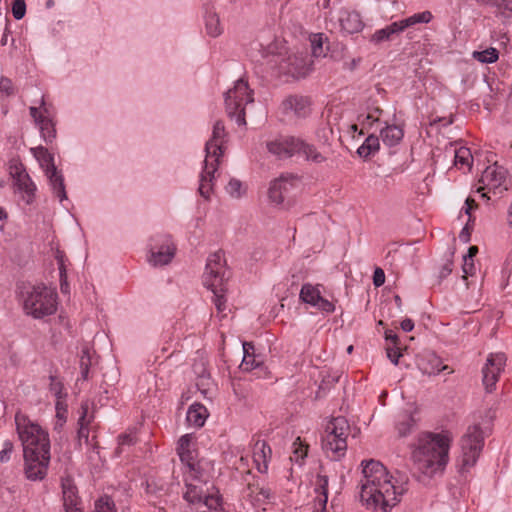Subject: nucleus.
Wrapping results in <instances>:
<instances>
[{
  "mask_svg": "<svg viewBox=\"0 0 512 512\" xmlns=\"http://www.w3.org/2000/svg\"><path fill=\"white\" fill-rule=\"evenodd\" d=\"M362 466L361 501L369 508L389 512L407 489L391 482L392 477L381 462L370 459L363 461Z\"/></svg>",
  "mask_w": 512,
  "mask_h": 512,
  "instance_id": "nucleus-1",
  "label": "nucleus"
},
{
  "mask_svg": "<svg viewBox=\"0 0 512 512\" xmlns=\"http://www.w3.org/2000/svg\"><path fill=\"white\" fill-rule=\"evenodd\" d=\"M450 439L444 434L422 433L418 438V445L412 451V466L410 471L418 480L422 477H432L442 472L448 463Z\"/></svg>",
  "mask_w": 512,
  "mask_h": 512,
  "instance_id": "nucleus-2",
  "label": "nucleus"
},
{
  "mask_svg": "<svg viewBox=\"0 0 512 512\" xmlns=\"http://www.w3.org/2000/svg\"><path fill=\"white\" fill-rule=\"evenodd\" d=\"M227 137L223 121L215 122L211 138L205 144V160L203 171L200 176V185L198 191L205 199L209 198L212 190V182L215 178V172L220 164V159L224 154L223 144Z\"/></svg>",
  "mask_w": 512,
  "mask_h": 512,
  "instance_id": "nucleus-3",
  "label": "nucleus"
},
{
  "mask_svg": "<svg viewBox=\"0 0 512 512\" xmlns=\"http://www.w3.org/2000/svg\"><path fill=\"white\" fill-rule=\"evenodd\" d=\"M18 290L27 315L35 319H42L56 312L57 294L46 285L21 283L18 285Z\"/></svg>",
  "mask_w": 512,
  "mask_h": 512,
  "instance_id": "nucleus-4",
  "label": "nucleus"
},
{
  "mask_svg": "<svg viewBox=\"0 0 512 512\" xmlns=\"http://www.w3.org/2000/svg\"><path fill=\"white\" fill-rule=\"evenodd\" d=\"M227 270L222 264V253L220 251L211 254L206 263L203 276L204 285L213 292V302L219 313L226 308V280L228 279Z\"/></svg>",
  "mask_w": 512,
  "mask_h": 512,
  "instance_id": "nucleus-5",
  "label": "nucleus"
},
{
  "mask_svg": "<svg viewBox=\"0 0 512 512\" xmlns=\"http://www.w3.org/2000/svg\"><path fill=\"white\" fill-rule=\"evenodd\" d=\"M16 423L24 457L50 455V440L47 431L32 422L22 425L18 422V418H16Z\"/></svg>",
  "mask_w": 512,
  "mask_h": 512,
  "instance_id": "nucleus-6",
  "label": "nucleus"
},
{
  "mask_svg": "<svg viewBox=\"0 0 512 512\" xmlns=\"http://www.w3.org/2000/svg\"><path fill=\"white\" fill-rule=\"evenodd\" d=\"M350 425L346 418L335 417L326 426V436L322 441V448L329 458L340 460L347 450V436Z\"/></svg>",
  "mask_w": 512,
  "mask_h": 512,
  "instance_id": "nucleus-7",
  "label": "nucleus"
},
{
  "mask_svg": "<svg viewBox=\"0 0 512 512\" xmlns=\"http://www.w3.org/2000/svg\"><path fill=\"white\" fill-rule=\"evenodd\" d=\"M253 92L244 79H238L232 89L225 93L226 112L239 126L246 125L245 105L252 103Z\"/></svg>",
  "mask_w": 512,
  "mask_h": 512,
  "instance_id": "nucleus-8",
  "label": "nucleus"
},
{
  "mask_svg": "<svg viewBox=\"0 0 512 512\" xmlns=\"http://www.w3.org/2000/svg\"><path fill=\"white\" fill-rule=\"evenodd\" d=\"M461 455L458 465L461 472L473 467L484 446V435L479 425L469 426L460 440Z\"/></svg>",
  "mask_w": 512,
  "mask_h": 512,
  "instance_id": "nucleus-9",
  "label": "nucleus"
},
{
  "mask_svg": "<svg viewBox=\"0 0 512 512\" xmlns=\"http://www.w3.org/2000/svg\"><path fill=\"white\" fill-rule=\"evenodd\" d=\"M269 64L277 67L278 73L299 79L311 71L312 62L307 53H295L287 56L272 55Z\"/></svg>",
  "mask_w": 512,
  "mask_h": 512,
  "instance_id": "nucleus-10",
  "label": "nucleus"
},
{
  "mask_svg": "<svg viewBox=\"0 0 512 512\" xmlns=\"http://www.w3.org/2000/svg\"><path fill=\"white\" fill-rule=\"evenodd\" d=\"M299 184V178L293 174H281L274 179L268 190V197L275 206L287 208L292 204V194Z\"/></svg>",
  "mask_w": 512,
  "mask_h": 512,
  "instance_id": "nucleus-11",
  "label": "nucleus"
},
{
  "mask_svg": "<svg viewBox=\"0 0 512 512\" xmlns=\"http://www.w3.org/2000/svg\"><path fill=\"white\" fill-rule=\"evenodd\" d=\"M507 170L495 162L493 165L488 166L482 173L479 182L482 184L477 189V192H482L488 189V192H493L494 195L501 194L507 190L505 185Z\"/></svg>",
  "mask_w": 512,
  "mask_h": 512,
  "instance_id": "nucleus-12",
  "label": "nucleus"
},
{
  "mask_svg": "<svg viewBox=\"0 0 512 512\" xmlns=\"http://www.w3.org/2000/svg\"><path fill=\"white\" fill-rule=\"evenodd\" d=\"M149 261L154 265H166L173 259L176 247L169 235H159L152 238Z\"/></svg>",
  "mask_w": 512,
  "mask_h": 512,
  "instance_id": "nucleus-13",
  "label": "nucleus"
},
{
  "mask_svg": "<svg viewBox=\"0 0 512 512\" xmlns=\"http://www.w3.org/2000/svg\"><path fill=\"white\" fill-rule=\"evenodd\" d=\"M10 175L14 181L15 191L22 193V199L26 204H32L35 199L36 185L24 166L22 164L11 165Z\"/></svg>",
  "mask_w": 512,
  "mask_h": 512,
  "instance_id": "nucleus-14",
  "label": "nucleus"
},
{
  "mask_svg": "<svg viewBox=\"0 0 512 512\" xmlns=\"http://www.w3.org/2000/svg\"><path fill=\"white\" fill-rule=\"evenodd\" d=\"M506 363V356L504 353L490 354L487 358L486 364L482 369L483 385L486 392L491 393L495 389L500 373L503 371Z\"/></svg>",
  "mask_w": 512,
  "mask_h": 512,
  "instance_id": "nucleus-15",
  "label": "nucleus"
},
{
  "mask_svg": "<svg viewBox=\"0 0 512 512\" xmlns=\"http://www.w3.org/2000/svg\"><path fill=\"white\" fill-rule=\"evenodd\" d=\"M299 297L302 302L312 305L322 312L332 313L335 310V305L321 296L319 285L303 284Z\"/></svg>",
  "mask_w": 512,
  "mask_h": 512,
  "instance_id": "nucleus-16",
  "label": "nucleus"
},
{
  "mask_svg": "<svg viewBox=\"0 0 512 512\" xmlns=\"http://www.w3.org/2000/svg\"><path fill=\"white\" fill-rule=\"evenodd\" d=\"M25 474L30 480H42L47 474V468L50 462V455L24 457Z\"/></svg>",
  "mask_w": 512,
  "mask_h": 512,
  "instance_id": "nucleus-17",
  "label": "nucleus"
},
{
  "mask_svg": "<svg viewBox=\"0 0 512 512\" xmlns=\"http://www.w3.org/2000/svg\"><path fill=\"white\" fill-rule=\"evenodd\" d=\"M282 109L287 115L304 118L310 113V101L305 96L290 95L282 102Z\"/></svg>",
  "mask_w": 512,
  "mask_h": 512,
  "instance_id": "nucleus-18",
  "label": "nucleus"
},
{
  "mask_svg": "<svg viewBox=\"0 0 512 512\" xmlns=\"http://www.w3.org/2000/svg\"><path fill=\"white\" fill-rule=\"evenodd\" d=\"M297 145L298 138L285 137L267 143V148L270 153L285 159L297 154Z\"/></svg>",
  "mask_w": 512,
  "mask_h": 512,
  "instance_id": "nucleus-19",
  "label": "nucleus"
},
{
  "mask_svg": "<svg viewBox=\"0 0 512 512\" xmlns=\"http://www.w3.org/2000/svg\"><path fill=\"white\" fill-rule=\"evenodd\" d=\"M417 427V419L409 411H402L397 415L395 428L399 437H406Z\"/></svg>",
  "mask_w": 512,
  "mask_h": 512,
  "instance_id": "nucleus-20",
  "label": "nucleus"
},
{
  "mask_svg": "<svg viewBox=\"0 0 512 512\" xmlns=\"http://www.w3.org/2000/svg\"><path fill=\"white\" fill-rule=\"evenodd\" d=\"M61 487L64 507L82 505L81 499L78 496V489L71 477L62 478Z\"/></svg>",
  "mask_w": 512,
  "mask_h": 512,
  "instance_id": "nucleus-21",
  "label": "nucleus"
},
{
  "mask_svg": "<svg viewBox=\"0 0 512 512\" xmlns=\"http://www.w3.org/2000/svg\"><path fill=\"white\" fill-rule=\"evenodd\" d=\"M45 174L55 197H57L60 202L67 200L64 177L61 172H59L56 167H53L51 171Z\"/></svg>",
  "mask_w": 512,
  "mask_h": 512,
  "instance_id": "nucleus-22",
  "label": "nucleus"
},
{
  "mask_svg": "<svg viewBox=\"0 0 512 512\" xmlns=\"http://www.w3.org/2000/svg\"><path fill=\"white\" fill-rule=\"evenodd\" d=\"M270 455V446L265 441L258 440L254 445L253 458L257 463V469L260 473H265L267 471V461L268 458H270Z\"/></svg>",
  "mask_w": 512,
  "mask_h": 512,
  "instance_id": "nucleus-23",
  "label": "nucleus"
},
{
  "mask_svg": "<svg viewBox=\"0 0 512 512\" xmlns=\"http://www.w3.org/2000/svg\"><path fill=\"white\" fill-rule=\"evenodd\" d=\"M401 32H403V26H401L399 21H395L382 29L376 30L375 33L372 34L370 41L374 44L390 41L395 35H398Z\"/></svg>",
  "mask_w": 512,
  "mask_h": 512,
  "instance_id": "nucleus-24",
  "label": "nucleus"
},
{
  "mask_svg": "<svg viewBox=\"0 0 512 512\" xmlns=\"http://www.w3.org/2000/svg\"><path fill=\"white\" fill-rule=\"evenodd\" d=\"M340 25L342 30L348 34L358 33L364 27L360 14L354 11L346 12L341 16Z\"/></svg>",
  "mask_w": 512,
  "mask_h": 512,
  "instance_id": "nucleus-25",
  "label": "nucleus"
},
{
  "mask_svg": "<svg viewBox=\"0 0 512 512\" xmlns=\"http://www.w3.org/2000/svg\"><path fill=\"white\" fill-rule=\"evenodd\" d=\"M328 484L329 479L327 475L322 474L321 472L317 474L315 480V493L318 494L315 502L322 508V511L326 509L327 501H328Z\"/></svg>",
  "mask_w": 512,
  "mask_h": 512,
  "instance_id": "nucleus-26",
  "label": "nucleus"
},
{
  "mask_svg": "<svg viewBox=\"0 0 512 512\" xmlns=\"http://www.w3.org/2000/svg\"><path fill=\"white\" fill-rule=\"evenodd\" d=\"M207 417V409L204 405L195 403L187 411V421L190 425L200 428L204 425Z\"/></svg>",
  "mask_w": 512,
  "mask_h": 512,
  "instance_id": "nucleus-27",
  "label": "nucleus"
},
{
  "mask_svg": "<svg viewBox=\"0 0 512 512\" xmlns=\"http://www.w3.org/2000/svg\"><path fill=\"white\" fill-rule=\"evenodd\" d=\"M382 141L385 145L393 147L403 138V130L397 125H386L380 132Z\"/></svg>",
  "mask_w": 512,
  "mask_h": 512,
  "instance_id": "nucleus-28",
  "label": "nucleus"
},
{
  "mask_svg": "<svg viewBox=\"0 0 512 512\" xmlns=\"http://www.w3.org/2000/svg\"><path fill=\"white\" fill-rule=\"evenodd\" d=\"M186 492L184 493V499L189 503H202V500L207 493V489L204 490L202 485L194 484L189 478L185 479Z\"/></svg>",
  "mask_w": 512,
  "mask_h": 512,
  "instance_id": "nucleus-29",
  "label": "nucleus"
},
{
  "mask_svg": "<svg viewBox=\"0 0 512 512\" xmlns=\"http://www.w3.org/2000/svg\"><path fill=\"white\" fill-rule=\"evenodd\" d=\"M297 145V154H302L306 160L312 161L314 163H322L326 160V157L317 151V149L308 143H305L304 141L298 139Z\"/></svg>",
  "mask_w": 512,
  "mask_h": 512,
  "instance_id": "nucleus-30",
  "label": "nucleus"
},
{
  "mask_svg": "<svg viewBox=\"0 0 512 512\" xmlns=\"http://www.w3.org/2000/svg\"><path fill=\"white\" fill-rule=\"evenodd\" d=\"M489 4L497 9L496 16L501 17L504 24L512 23L511 0H489Z\"/></svg>",
  "mask_w": 512,
  "mask_h": 512,
  "instance_id": "nucleus-31",
  "label": "nucleus"
},
{
  "mask_svg": "<svg viewBox=\"0 0 512 512\" xmlns=\"http://www.w3.org/2000/svg\"><path fill=\"white\" fill-rule=\"evenodd\" d=\"M31 152L39 162L40 166L45 170V173L51 171L53 167H56L53 155L49 153L48 149L45 147L39 146L31 148Z\"/></svg>",
  "mask_w": 512,
  "mask_h": 512,
  "instance_id": "nucleus-32",
  "label": "nucleus"
},
{
  "mask_svg": "<svg viewBox=\"0 0 512 512\" xmlns=\"http://www.w3.org/2000/svg\"><path fill=\"white\" fill-rule=\"evenodd\" d=\"M81 410H82V413H81V415L79 417V420H78L79 429H78V432H77V436H78V440H79L80 443L83 440L86 444H88V441H89V428H88V426L90 424V420H86V417L88 415V404H87V402L81 404Z\"/></svg>",
  "mask_w": 512,
  "mask_h": 512,
  "instance_id": "nucleus-33",
  "label": "nucleus"
},
{
  "mask_svg": "<svg viewBox=\"0 0 512 512\" xmlns=\"http://www.w3.org/2000/svg\"><path fill=\"white\" fill-rule=\"evenodd\" d=\"M379 138L375 135H369L364 143L358 148L357 153L362 158H368L379 150Z\"/></svg>",
  "mask_w": 512,
  "mask_h": 512,
  "instance_id": "nucleus-34",
  "label": "nucleus"
},
{
  "mask_svg": "<svg viewBox=\"0 0 512 512\" xmlns=\"http://www.w3.org/2000/svg\"><path fill=\"white\" fill-rule=\"evenodd\" d=\"M433 16L430 11H423L420 13H415L405 19L399 20L401 26H403V31L409 27H412L416 24L421 23H429L432 20Z\"/></svg>",
  "mask_w": 512,
  "mask_h": 512,
  "instance_id": "nucleus-35",
  "label": "nucleus"
},
{
  "mask_svg": "<svg viewBox=\"0 0 512 512\" xmlns=\"http://www.w3.org/2000/svg\"><path fill=\"white\" fill-rule=\"evenodd\" d=\"M36 125L39 127L41 136L46 143H51L56 138L55 125L47 116Z\"/></svg>",
  "mask_w": 512,
  "mask_h": 512,
  "instance_id": "nucleus-36",
  "label": "nucleus"
},
{
  "mask_svg": "<svg viewBox=\"0 0 512 512\" xmlns=\"http://www.w3.org/2000/svg\"><path fill=\"white\" fill-rule=\"evenodd\" d=\"M454 164L456 166H467L471 168L473 162V156L471 151L467 147H460L454 150Z\"/></svg>",
  "mask_w": 512,
  "mask_h": 512,
  "instance_id": "nucleus-37",
  "label": "nucleus"
},
{
  "mask_svg": "<svg viewBox=\"0 0 512 512\" xmlns=\"http://www.w3.org/2000/svg\"><path fill=\"white\" fill-rule=\"evenodd\" d=\"M473 58L481 63L491 64L498 60L499 52L496 48L490 47L484 51H474Z\"/></svg>",
  "mask_w": 512,
  "mask_h": 512,
  "instance_id": "nucleus-38",
  "label": "nucleus"
},
{
  "mask_svg": "<svg viewBox=\"0 0 512 512\" xmlns=\"http://www.w3.org/2000/svg\"><path fill=\"white\" fill-rule=\"evenodd\" d=\"M205 25L207 33L212 37H217L221 34L220 20L216 13H209L205 17Z\"/></svg>",
  "mask_w": 512,
  "mask_h": 512,
  "instance_id": "nucleus-39",
  "label": "nucleus"
},
{
  "mask_svg": "<svg viewBox=\"0 0 512 512\" xmlns=\"http://www.w3.org/2000/svg\"><path fill=\"white\" fill-rule=\"evenodd\" d=\"M93 512H117L113 499L104 495L95 502V508Z\"/></svg>",
  "mask_w": 512,
  "mask_h": 512,
  "instance_id": "nucleus-40",
  "label": "nucleus"
},
{
  "mask_svg": "<svg viewBox=\"0 0 512 512\" xmlns=\"http://www.w3.org/2000/svg\"><path fill=\"white\" fill-rule=\"evenodd\" d=\"M293 447V456H291L290 459L301 465L304 458L307 456L308 447L301 443L300 437L296 438Z\"/></svg>",
  "mask_w": 512,
  "mask_h": 512,
  "instance_id": "nucleus-41",
  "label": "nucleus"
},
{
  "mask_svg": "<svg viewBox=\"0 0 512 512\" xmlns=\"http://www.w3.org/2000/svg\"><path fill=\"white\" fill-rule=\"evenodd\" d=\"M50 385L49 390L50 392L58 399H63L67 396V394L64 392V385L63 383L54 375H50Z\"/></svg>",
  "mask_w": 512,
  "mask_h": 512,
  "instance_id": "nucleus-42",
  "label": "nucleus"
},
{
  "mask_svg": "<svg viewBox=\"0 0 512 512\" xmlns=\"http://www.w3.org/2000/svg\"><path fill=\"white\" fill-rule=\"evenodd\" d=\"M327 38L323 37V34H314L311 38V48L314 57L326 56L324 52L323 43Z\"/></svg>",
  "mask_w": 512,
  "mask_h": 512,
  "instance_id": "nucleus-43",
  "label": "nucleus"
},
{
  "mask_svg": "<svg viewBox=\"0 0 512 512\" xmlns=\"http://www.w3.org/2000/svg\"><path fill=\"white\" fill-rule=\"evenodd\" d=\"M188 468L189 475L186 478H189L190 481H198L203 485H207V480L204 478L203 470L200 467L199 462H194Z\"/></svg>",
  "mask_w": 512,
  "mask_h": 512,
  "instance_id": "nucleus-44",
  "label": "nucleus"
},
{
  "mask_svg": "<svg viewBox=\"0 0 512 512\" xmlns=\"http://www.w3.org/2000/svg\"><path fill=\"white\" fill-rule=\"evenodd\" d=\"M15 94V87L10 78L1 76L0 77V98L3 96L9 97Z\"/></svg>",
  "mask_w": 512,
  "mask_h": 512,
  "instance_id": "nucleus-45",
  "label": "nucleus"
},
{
  "mask_svg": "<svg viewBox=\"0 0 512 512\" xmlns=\"http://www.w3.org/2000/svg\"><path fill=\"white\" fill-rule=\"evenodd\" d=\"M202 503L207 506L210 510H216L221 506V497L219 495H215L209 491L207 488V493L205 494Z\"/></svg>",
  "mask_w": 512,
  "mask_h": 512,
  "instance_id": "nucleus-46",
  "label": "nucleus"
},
{
  "mask_svg": "<svg viewBox=\"0 0 512 512\" xmlns=\"http://www.w3.org/2000/svg\"><path fill=\"white\" fill-rule=\"evenodd\" d=\"M241 188H242V183L240 180L231 179L229 181L228 185L226 186V191L230 196L239 198L242 195Z\"/></svg>",
  "mask_w": 512,
  "mask_h": 512,
  "instance_id": "nucleus-47",
  "label": "nucleus"
},
{
  "mask_svg": "<svg viewBox=\"0 0 512 512\" xmlns=\"http://www.w3.org/2000/svg\"><path fill=\"white\" fill-rule=\"evenodd\" d=\"M26 4L25 0H14L12 4V14L16 20H20L25 16Z\"/></svg>",
  "mask_w": 512,
  "mask_h": 512,
  "instance_id": "nucleus-48",
  "label": "nucleus"
},
{
  "mask_svg": "<svg viewBox=\"0 0 512 512\" xmlns=\"http://www.w3.org/2000/svg\"><path fill=\"white\" fill-rule=\"evenodd\" d=\"M244 356L241 366L244 370H249L250 357L254 353V345L250 342L243 343Z\"/></svg>",
  "mask_w": 512,
  "mask_h": 512,
  "instance_id": "nucleus-49",
  "label": "nucleus"
},
{
  "mask_svg": "<svg viewBox=\"0 0 512 512\" xmlns=\"http://www.w3.org/2000/svg\"><path fill=\"white\" fill-rule=\"evenodd\" d=\"M386 354L389 360L394 364L397 365L399 362V358L402 356V353L400 352V348L398 345L388 346L386 348Z\"/></svg>",
  "mask_w": 512,
  "mask_h": 512,
  "instance_id": "nucleus-50",
  "label": "nucleus"
},
{
  "mask_svg": "<svg viewBox=\"0 0 512 512\" xmlns=\"http://www.w3.org/2000/svg\"><path fill=\"white\" fill-rule=\"evenodd\" d=\"M92 365V359L89 348L85 347L81 351L80 356V369H90V366Z\"/></svg>",
  "mask_w": 512,
  "mask_h": 512,
  "instance_id": "nucleus-51",
  "label": "nucleus"
},
{
  "mask_svg": "<svg viewBox=\"0 0 512 512\" xmlns=\"http://www.w3.org/2000/svg\"><path fill=\"white\" fill-rule=\"evenodd\" d=\"M136 443V438L132 434H123L118 437V452L120 453L125 445H134Z\"/></svg>",
  "mask_w": 512,
  "mask_h": 512,
  "instance_id": "nucleus-52",
  "label": "nucleus"
},
{
  "mask_svg": "<svg viewBox=\"0 0 512 512\" xmlns=\"http://www.w3.org/2000/svg\"><path fill=\"white\" fill-rule=\"evenodd\" d=\"M338 379L339 377H323L321 384L319 385V389L317 391V396H319L321 392H325L327 389H329L331 385L338 381Z\"/></svg>",
  "mask_w": 512,
  "mask_h": 512,
  "instance_id": "nucleus-53",
  "label": "nucleus"
},
{
  "mask_svg": "<svg viewBox=\"0 0 512 512\" xmlns=\"http://www.w3.org/2000/svg\"><path fill=\"white\" fill-rule=\"evenodd\" d=\"M358 121L366 127H371L374 122H378L379 118L374 116L372 112H368L366 115L362 114L358 116Z\"/></svg>",
  "mask_w": 512,
  "mask_h": 512,
  "instance_id": "nucleus-54",
  "label": "nucleus"
},
{
  "mask_svg": "<svg viewBox=\"0 0 512 512\" xmlns=\"http://www.w3.org/2000/svg\"><path fill=\"white\" fill-rule=\"evenodd\" d=\"M13 451V444L10 441H5L3 445V449L0 452V461L8 462L10 460V455Z\"/></svg>",
  "mask_w": 512,
  "mask_h": 512,
  "instance_id": "nucleus-55",
  "label": "nucleus"
},
{
  "mask_svg": "<svg viewBox=\"0 0 512 512\" xmlns=\"http://www.w3.org/2000/svg\"><path fill=\"white\" fill-rule=\"evenodd\" d=\"M191 435L185 434L178 440L177 453L190 450Z\"/></svg>",
  "mask_w": 512,
  "mask_h": 512,
  "instance_id": "nucleus-56",
  "label": "nucleus"
},
{
  "mask_svg": "<svg viewBox=\"0 0 512 512\" xmlns=\"http://www.w3.org/2000/svg\"><path fill=\"white\" fill-rule=\"evenodd\" d=\"M178 455L180 457L181 462L184 463L187 467H189L191 464L195 462L193 451L191 450L178 452Z\"/></svg>",
  "mask_w": 512,
  "mask_h": 512,
  "instance_id": "nucleus-57",
  "label": "nucleus"
},
{
  "mask_svg": "<svg viewBox=\"0 0 512 512\" xmlns=\"http://www.w3.org/2000/svg\"><path fill=\"white\" fill-rule=\"evenodd\" d=\"M433 367L431 370H428L427 368H424L423 371L424 373H427L429 375L431 374H438L439 372H441L442 370L446 369L447 366H441L442 362L439 358L437 357H433Z\"/></svg>",
  "mask_w": 512,
  "mask_h": 512,
  "instance_id": "nucleus-58",
  "label": "nucleus"
},
{
  "mask_svg": "<svg viewBox=\"0 0 512 512\" xmlns=\"http://www.w3.org/2000/svg\"><path fill=\"white\" fill-rule=\"evenodd\" d=\"M472 226L468 221L459 233V239L463 243H468L471 239Z\"/></svg>",
  "mask_w": 512,
  "mask_h": 512,
  "instance_id": "nucleus-59",
  "label": "nucleus"
},
{
  "mask_svg": "<svg viewBox=\"0 0 512 512\" xmlns=\"http://www.w3.org/2000/svg\"><path fill=\"white\" fill-rule=\"evenodd\" d=\"M385 283V273L381 268H376L373 274V284L380 287Z\"/></svg>",
  "mask_w": 512,
  "mask_h": 512,
  "instance_id": "nucleus-60",
  "label": "nucleus"
},
{
  "mask_svg": "<svg viewBox=\"0 0 512 512\" xmlns=\"http://www.w3.org/2000/svg\"><path fill=\"white\" fill-rule=\"evenodd\" d=\"M475 269L473 259L468 260L466 258H463V266L462 270L464 273V278H466L468 275H473V271Z\"/></svg>",
  "mask_w": 512,
  "mask_h": 512,
  "instance_id": "nucleus-61",
  "label": "nucleus"
},
{
  "mask_svg": "<svg viewBox=\"0 0 512 512\" xmlns=\"http://www.w3.org/2000/svg\"><path fill=\"white\" fill-rule=\"evenodd\" d=\"M60 276V290L64 294L69 293V284L67 282V272L66 270L61 269V272H59Z\"/></svg>",
  "mask_w": 512,
  "mask_h": 512,
  "instance_id": "nucleus-62",
  "label": "nucleus"
},
{
  "mask_svg": "<svg viewBox=\"0 0 512 512\" xmlns=\"http://www.w3.org/2000/svg\"><path fill=\"white\" fill-rule=\"evenodd\" d=\"M453 262L451 260H447L445 264L441 267L439 271V278L442 280L446 278L452 272Z\"/></svg>",
  "mask_w": 512,
  "mask_h": 512,
  "instance_id": "nucleus-63",
  "label": "nucleus"
},
{
  "mask_svg": "<svg viewBox=\"0 0 512 512\" xmlns=\"http://www.w3.org/2000/svg\"><path fill=\"white\" fill-rule=\"evenodd\" d=\"M385 339L386 341H391L392 346L399 345V337L393 330L388 329L385 331Z\"/></svg>",
  "mask_w": 512,
  "mask_h": 512,
  "instance_id": "nucleus-64",
  "label": "nucleus"
}]
</instances>
